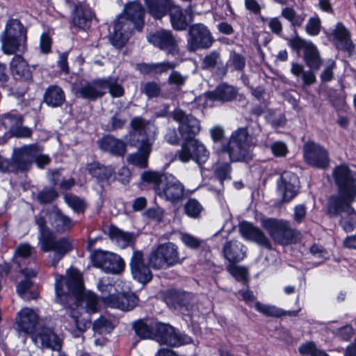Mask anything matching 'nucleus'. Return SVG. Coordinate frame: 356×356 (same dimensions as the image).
I'll return each instance as SVG.
<instances>
[{"instance_id":"1","label":"nucleus","mask_w":356,"mask_h":356,"mask_svg":"<svg viewBox=\"0 0 356 356\" xmlns=\"http://www.w3.org/2000/svg\"><path fill=\"white\" fill-rule=\"evenodd\" d=\"M55 288L58 302L67 305L73 302L76 305V308H67V322L69 331L75 337H79L91 325L90 321L80 312L79 303H85L87 312L95 313L99 310L98 298L90 291L83 292L82 275L73 268L67 271L65 277L56 275Z\"/></svg>"},{"instance_id":"2","label":"nucleus","mask_w":356,"mask_h":356,"mask_svg":"<svg viewBox=\"0 0 356 356\" xmlns=\"http://www.w3.org/2000/svg\"><path fill=\"white\" fill-rule=\"evenodd\" d=\"M1 50L5 54H15L25 49L26 29L16 19H9L0 35Z\"/></svg>"},{"instance_id":"3","label":"nucleus","mask_w":356,"mask_h":356,"mask_svg":"<svg viewBox=\"0 0 356 356\" xmlns=\"http://www.w3.org/2000/svg\"><path fill=\"white\" fill-rule=\"evenodd\" d=\"M184 259L179 253L177 245L166 242L159 244L151 250L148 255V263L152 268L161 270L181 264Z\"/></svg>"},{"instance_id":"4","label":"nucleus","mask_w":356,"mask_h":356,"mask_svg":"<svg viewBox=\"0 0 356 356\" xmlns=\"http://www.w3.org/2000/svg\"><path fill=\"white\" fill-rule=\"evenodd\" d=\"M246 128H239L232 133L227 145L222 146L221 151L228 153L232 161H248L252 157Z\"/></svg>"},{"instance_id":"5","label":"nucleus","mask_w":356,"mask_h":356,"mask_svg":"<svg viewBox=\"0 0 356 356\" xmlns=\"http://www.w3.org/2000/svg\"><path fill=\"white\" fill-rule=\"evenodd\" d=\"M340 197H330L327 204V213L331 217L340 216V225L346 232H352L356 226V211L351 207L355 200H341Z\"/></svg>"},{"instance_id":"6","label":"nucleus","mask_w":356,"mask_h":356,"mask_svg":"<svg viewBox=\"0 0 356 356\" xmlns=\"http://www.w3.org/2000/svg\"><path fill=\"white\" fill-rule=\"evenodd\" d=\"M262 225L277 244L286 245L293 243L299 236V233L286 220L268 218L262 221Z\"/></svg>"},{"instance_id":"7","label":"nucleus","mask_w":356,"mask_h":356,"mask_svg":"<svg viewBox=\"0 0 356 356\" xmlns=\"http://www.w3.org/2000/svg\"><path fill=\"white\" fill-rule=\"evenodd\" d=\"M215 40L209 28L202 23H196L188 26L187 33L186 49L195 52L198 49H208Z\"/></svg>"},{"instance_id":"8","label":"nucleus","mask_w":356,"mask_h":356,"mask_svg":"<svg viewBox=\"0 0 356 356\" xmlns=\"http://www.w3.org/2000/svg\"><path fill=\"white\" fill-rule=\"evenodd\" d=\"M338 194L332 197H340L341 200H355L356 197V179L349 168L342 164L334 168L332 172Z\"/></svg>"},{"instance_id":"9","label":"nucleus","mask_w":356,"mask_h":356,"mask_svg":"<svg viewBox=\"0 0 356 356\" xmlns=\"http://www.w3.org/2000/svg\"><path fill=\"white\" fill-rule=\"evenodd\" d=\"M39 245L41 251L44 252H53L54 253L52 263L54 266H56L65 255L73 250L74 241L68 236L57 238L54 232L40 242Z\"/></svg>"},{"instance_id":"10","label":"nucleus","mask_w":356,"mask_h":356,"mask_svg":"<svg viewBox=\"0 0 356 356\" xmlns=\"http://www.w3.org/2000/svg\"><path fill=\"white\" fill-rule=\"evenodd\" d=\"M129 144L136 146L141 141L152 139L154 143L156 136V127L149 120L142 117H134L130 121Z\"/></svg>"},{"instance_id":"11","label":"nucleus","mask_w":356,"mask_h":356,"mask_svg":"<svg viewBox=\"0 0 356 356\" xmlns=\"http://www.w3.org/2000/svg\"><path fill=\"white\" fill-rule=\"evenodd\" d=\"M172 118L178 122L179 132L183 139H192L201 131L200 120L192 114H186L180 108L171 113Z\"/></svg>"},{"instance_id":"12","label":"nucleus","mask_w":356,"mask_h":356,"mask_svg":"<svg viewBox=\"0 0 356 356\" xmlns=\"http://www.w3.org/2000/svg\"><path fill=\"white\" fill-rule=\"evenodd\" d=\"M136 29V24L128 20L123 15L118 16L114 23V31L110 35L111 44L117 49L122 48Z\"/></svg>"},{"instance_id":"13","label":"nucleus","mask_w":356,"mask_h":356,"mask_svg":"<svg viewBox=\"0 0 356 356\" xmlns=\"http://www.w3.org/2000/svg\"><path fill=\"white\" fill-rule=\"evenodd\" d=\"M305 162L317 168L325 169L329 166L330 158L326 149L319 144L308 142L303 146Z\"/></svg>"},{"instance_id":"14","label":"nucleus","mask_w":356,"mask_h":356,"mask_svg":"<svg viewBox=\"0 0 356 356\" xmlns=\"http://www.w3.org/2000/svg\"><path fill=\"white\" fill-rule=\"evenodd\" d=\"M42 152V148L37 144L25 145L13 150L12 163L15 172L27 170L34 158Z\"/></svg>"},{"instance_id":"15","label":"nucleus","mask_w":356,"mask_h":356,"mask_svg":"<svg viewBox=\"0 0 356 356\" xmlns=\"http://www.w3.org/2000/svg\"><path fill=\"white\" fill-rule=\"evenodd\" d=\"M92 259L95 266L107 273L119 274L123 271L124 268L122 258L111 252L102 250L95 251L92 256Z\"/></svg>"},{"instance_id":"16","label":"nucleus","mask_w":356,"mask_h":356,"mask_svg":"<svg viewBox=\"0 0 356 356\" xmlns=\"http://www.w3.org/2000/svg\"><path fill=\"white\" fill-rule=\"evenodd\" d=\"M154 339L160 343L170 346H181L191 341L190 337L177 333L171 325L161 323H155Z\"/></svg>"},{"instance_id":"17","label":"nucleus","mask_w":356,"mask_h":356,"mask_svg":"<svg viewBox=\"0 0 356 356\" xmlns=\"http://www.w3.org/2000/svg\"><path fill=\"white\" fill-rule=\"evenodd\" d=\"M147 40L161 50L166 51L168 54L177 56L179 54L178 42L170 30L161 29L150 34Z\"/></svg>"},{"instance_id":"18","label":"nucleus","mask_w":356,"mask_h":356,"mask_svg":"<svg viewBox=\"0 0 356 356\" xmlns=\"http://www.w3.org/2000/svg\"><path fill=\"white\" fill-rule=\"evenodd\" d=\"M158 195L172 203L183 200L185 193L184 184L174 175L168 174L165 177L162 188H158Z\"/></svg>"},{"instance_id":"19","label":"nucleus","mask_w":356,"mask_h":356,"mask_svg":"<svg viewBox=\"0 0 356 356\" xmlns=\"http://www.w3.org/2000/svg\"><path fill=\"white\" fill-rule=\"evenodd\" d=\"M130 268L134 280L143 284L152 280V273L145 264L144 253L141 250H134L130 259Z\"/></svg>"},{"instance_id":"20","label":"nucleus","mask_w":356,"mask_h":356,"mask_svg":"<svg viewBox=\"0 0 356 356\" xmlns=\"http://www.w3.org/2000/svg\"><path fill=\"white\" fill-rule=\"evenodd\" d=\"M76 97L95 101L104 95L102 90V79H97L92 81H81L73 87Z\"/></svg>"},{"instance_id":"21","label":"nucleus","mask_w":356,"mask_h":356,"mask_svg":"<svg viewBox=\"0 0 356 356\" xmlns=\"http://www.w3.org/2000/svg\"><path fill=\"white\" fill-rule=\"evenodd\" d=\"M101 298L106 306L122 311L133 309L138 302V298L134 293L114 294L112 293L108 296H102Z\"/></svg>"},{"instance_id":"22","label":"nucleus","mask_w":356,"mask_h":356,"mask_svg":"<svg viewBox=\"0 0 356 356\" xmlns=\"http://www.w3.org/2000/svg\"><path fill=\"white\" fill-rule=\"evenodd\" d=\"M298 183V178L294 173L285 171L282 174L277 182V188L284 201L289 202L297 195Z\"/></svg>"},{"instance_id":"23","label":"nucleus","mask_w":356,"mask_h":356,"mask_svg":"<svg viewBox=\"0 0 356 356\" xmlns=\"http://www.w3.org/2000/svg\"><path fill=\"white\" fill-rule=\"evenodd\" d=\"M46 216L49 224L56 233L63 234L74 225L72 220L65 215L56 206L47 209Z\"/></svg>"},{"instance_id":"24","label":"nucleus","mask_w":356,"mask_h":356,"mask_svg":"<svg viewBox=\"0 0 356 356\" xmlns=\"http://www.w3.org/2000/svg\"><path fill=\"white\" fill-rule=\"evenodd\" d=\"M34 251L33 248L29 243H21L15 250L14 262L19 268L20 271L25 277H33L37 275V271L32 268H23L26 261L30 263V257Z\"/></svg>"},{"instance_id":"25","label":"nucleus","mask_w":356,"mask_h":356,"mask_svg":"<svg viewBox=\"0 0 356 356\" xmlns=\"http://www.w3.org/2000/svg\"><path fill=\"white\" fill-rule=\"evenodd\" d=\"M33 341L40 348H51L59 351L61 349L60 339L51 329L42 327L37 334L33 336Z\"/></svg>"},{"instance_id":"26","label":"nucleus","mask_w":356,"mask_h":356,"mask_svg":"<svg viewBox=\"0 0 356 356\" xmlns=\"http://www.w3.org/2000/svg\"><path fill=\"white\" fill-rule=\"evenodd\" d=\"M239 231L241 234L247 240L254 241L268 250L272 249L270 240L261 229L254 227L251 223L247 222L241 223Z\"/></svg>"},{"instance_id":"27","label":"nucleus","mask_w":356,"mask_h":356,"mask_svg":"<svg viewBox=\"0 0 356 356\" xmlns=\"http://www.w3.org/2000/svg\"><path fill=\"white\" fill-rule=\"evenodd\" d=\"M152 139L141 141L135 147L138 148V152L128 155L127 160L129 164L134 165L141 168L147 166L148 158L152 151Z\"/></svg>"},{"instance_id":"28","label":"nucleus","mask_w":356,"mask_h":356,"mask_svg":"<svg viewBox=\"0 0 356 356\" xmlns=\"http://www.w3.org/2000/svg\"><path fill=\"white\" fill-rule=\"evenodd\" d=\"M102 150L116 156H124L127 152V143L111 135L104 136L98 141Z\"/></svg>"},{"instance_id":"29","label":"nucleus","mask_w":356,"mask_h":356,"mask_svg":"<svg viewBox=\"0 0 356 356\" xmlns=\"http://www.w3.org/2000/svg\"><path fill=\"white\" fill-rule=\"evenodd\" d=\"M128 20L136 24V29L140 31L144 25L145 10L138 1H131L125 5L124 13L122 14Z\"/></svg>"},{"instance_id":"30","label":"nucleus","mask_w":356,"mask_h":356,"mask_svg":"<svg viewBox=\"0 0 356 356\" xmlns=\"http://www.w3.org/2000/svg\"><path fill=\"white\" fill-rule=\"evenodd\" d=\"M38 321V315L33 309L29 308L22 309L17 318L19 330L26 333L33 332L36 327Z\"/></svg>"},{"instance_id":"31","label":"nucleus","mask_w":356,"mask_h":356,"mask_svg":"<svg viewBox=\"0 0 356 356\" xmlns=\"http://www.w3.org/2000/svg\"><path fill=\"white\" fill-rule=\"evenodd\" d=\"M11 72L17 79L29 81L33 79L32 71L25 59L20 55H15L10 62Z\"/></svg>"},{"instance_id":"32","label":"nucleus","mask_w":356,"mask_h":356,"mask_svg":"<svg viewBox=\"0 0 356 356\" xmlns=\"http://www.w3.org/2000/svg\"><path fill=\"white\" fill-rule=\"evenodd\" d=\"M174 0H145L147 13L156 20L166 16Z\"/></svg>"},{"instance_id":"33","label":"nucleus","mask_w":356,"mask_h":356,"mask_svg":"<svg viewBox=\"0 0 356 356\" xmlns=\"http://www.w3.org/2000/svg\"><path fill=\"white\" fill-rule=\"evenodd\" d=\"M245 252L243 245L236 240L227 241L223 247L224 257L229 263L236 264L243 260Z\"/></svg>"},{"instance_id":"34","label":"nucleus","mask_w":356,"mask_h":356,"mask_svg":"<svg viewBox=\"0 0 356 356\" xmlns=\"http://www.w3.org/2000/svg\"><path fill=\"white\" fill-rule=\"evenodd\" d=\"M237 94L238 91L233 86L222 83L216 87L214 90L207 92L205 97L211 100L227 102L234 99Z\"/></svg>"},{"instance_id":"35","label":"nucleus","mask_w":356,"mask_h":356,"mask_svg":"<svg viewBox=\"0 0 356 356\" xmlns=\"http://www.w3.org/2000/svg\"><path fill=\"white\" fill-rule=\"evenodd\" d=\"M168 15L172 29L177 31L186 30L189 26L187 17L184 14L183 8L173 1Z\"/></svg>"},{"instance_id":"36","label":"nucleus","mask_w":356,"mask_h":356,"mask_svg":"<svg viewBox=\"0 0 356 356\" xmlns=\"http://www.w3.org/2000/svg\"><path fill=\"white\" fill-rule=\"evenodd\" d=\"M87 170L102 185L105 182L108 183L115 173L114 169L111 166H105L98 162L88 164Z\"/></svg>"},{"instance_id":"37","label":"nucleus","mask_w":356,"mask_h":356,"mask_svg":"<svg viewBox=\"0 0 356 356\" xmlns=\"http://www.w3.org/2000/svg\"><path fill=\"white\" fill-rule=\"evenodd\" d=\"M44 102L51 107H58L65 101L64 91L58 86H49L44 94Z\"/></svg>"},{"instance_id":"38","label":"nucleus","mask_w":356,"mask_h":356,"mask_svg":"<svg viewBox=\"0 0 356 356\" xmlns=\"http://www.w3.org/2000/svg\"><path fill=\"white\" fill-rule=\"evenodd\" d=\"M333 35L337 40V47L342 50L351 51L353 49V44L350 38L348 31L341 23H338L333 30Z\"/></svg>"},{"instance_id":"39","label":"nucleus","mask_w":356,"mask_h":356,"mask_svg":"<svg viewBox=\"0 0 356 356\" xmlns=\"http://www.w3.org/2000/svg\"><path fill=\"white\" fill-rule=\"evenodd\" d=\"M165 301L175 309L186 307L188 309L191 305V295L186 292L169 291L165 296Z\"/></svg>"},{"instance_id":"40","label":"nucleus","mask_w":356,"mask_h":356,"mask_svg":"<svg viewBox=\"0 0 356 356\" xmlns=\"http://www.w3.org/2000/svg\"><path fill=\"white\" fill-rule=\"evenodd\" d=\"M93 17L92 10L87 7L78 6L75 8L73 16V24L81 29L89 28Z\"/></svg>"},{"instance_id":"41","label":"nucleus","mask_w":356,"mask_h":356,"mask_svg":"<svg viewBox=\"0 0 356 356\" xmlns=\"http://www.w3.org/2000/svg\"><path fill=\"white\" fill-rule=\"evenodd\" d=\"M108 235L112 240L115 241L123 248L134 245L136 240L134 234L125 232L115 226L110 227Z\"/></svg>"},{"instance_id":"42","label":"nucleus","mask_w":356,"mask_h":356,"mask_svg":"<svg viewBox=\"0 0 356 356\" xmlns=\"http://www.w3.org/2000/svg\"><path fill=\"white\" fill-rule=\"evenodd\" d=\"M196 140L195 138L184 139V142L181 145V148L177 152L175 157L184 163L194 160Z\"/></svg>"},{"instance_id":"43","label":"nucleus","mask_w":356,"mask_h":356,"mask_svg":"<svg viewBox=\"0 0 356 356\" xmlns=\"http://www.w3.org/2000/svg\"><path fill=\"white\" fill-rule=\"evenodd\" d=\"M304 60L307 65L313 70H318L322 65L319 52L313 44L307 46L304 51Z\"/></svg>"},{"instance_id":"44","label":"nucleus","mask_w":356,"mask_h":356,"mask_svg":"<svg viewBox=\"0 0 356 356\" xmlns=\"http://www.w3.org/2000/svg\"><path fill=\"white\" fill-rule=\"evenodd\" d=\"M24 122L23 115L9 112L1 116L0 125L6 130H8L9 133L13 131L17 125H22Z\"/></svg>"},{"instance_id":"45","label":"nucleus","mask_w":356,"mask_h":356,"mask_svg":"<svg viewBox=\"0 0 356 356\" xmlns=\"http://www.w3.org/2000/svg\"><path fill=\"white\" fill-rule=\"evenodd\" d=\"M168 174H163L159 172L147 171L141 175V178L143 181L152 184L156 194L158 195V188H162L163 182L165 180V177Z\"/></svg>"},{"instance_id":"46","label":"nucleus","mask_w":356,"mask_h":356,"mask_svg":"<svg viewBox=\"0 0 356 356\" xmlns=\"http://www.w3.org/2000/svg\"><path fill=\"white\" fill-rule=\"evenodd\" d=\"M312 70L305 71L304 67L296 63H293L291 65V73L297 77H301L304 86H310L316 82V77Z\"/></svg>"},{"instance_id":"47","label":"nucleus","mask_w":356,"mask_h":356,"mask_svg":"<svg viewBox=\"0 0 356 356\" xmlns=\"http://www.w3.org/2000/svg\"><path fill=\"white\" fill-rule=\"evenodd\" d=\"M106 89H108L111 95L113 97H120L124 95V90L122 86L118 83V79L108 77L102 79V90L104 95Z\"/></svg>"},{"instance_id":"48","label":"nucleus","mask_w":356,"mask_h":356,"mask_svg":"<svg viewBox=\"0 0 356 356\" xmlns=\"http://www.w3.org/2000/svg\"><path fill=\"white\" fill-rule=\"evenodd\" d=\"M133 327L140 339H154L155 324L149 325L143 321H138L134 323Z\"/></svg>"},{"instance_id":"49","label":"nucleus","mask_w":356,"mask_h":356,"mask_svg":"<svg viewBox=\"0 0 356 356\" xmlns=\"http://www.w3.org/2000/svg\"><path fill=\"white\" fill-rule=\"evenodd\" d=\"M281 15L290 22L292 26H301L305 19V15H298L295 10L291 7L282 9Z\"/></svg>"},{"instance_id":"50","label":"nucleus","mask_w":356,"mask_h":356,"mask_svg":"<svg viewBox=\"0 0 356 356\" xmlns=\"http://www.w3.org/2000/svg\"><path fill=\"white\" fill-rule=\"evenodd\" d=\"M35 222L39 228L38 243L54 233V231L48 227L45 216L41 213L35 216Z\"/></svg>"},{"instance_id":"51","label":"nucleus","mask_w":356,"mask_h":356,"mask_svg":"<svg viewBox=\"0 0 356 356\" xmlns=\"http://www.w3.org/2000/svg\"><path fill=\"white\" fill-rule=\"evenodd\" d=\"M256 309L266 316L280 317L284 315V312L275 306L264 305L259 302L255 303Z\"/></svg>"},{"instance_id":"52","label":"nucleus","mask_w":356,"mask_h":356,"mask_svg":"<svg viewBox=\"0 0 356 356\" xmlns=\"http://www.w3.org/2000/svg\"><path fill=\"white\" fill-rule=\"evenodd\" d=\"M58 197L57 191L51 187H45L37 195L38 201L42 204H49L54 201Z\"/></svg>"},{"instance_id":"53","label":"nucleus","mask_w":356,"mask_h":356,"mask_svg":"<svg viewBox=\"0 0 356 356\" xmlns=\"http://www.w3.org/2000/svg\"><path fill=\"white\" fill-rule=\"evenodd\" d=\"M184 210L188 216L196 218L200 216L203 207L195 199H189L184 205Z\"/></svg>"},{"instance_id":"54","label":"nucleus","mask_w":356,"mask_h":356,"mask_svg":"<svg viewBox=\"0 0 356 356\" xmlns=\"http://www.w3.org/2000/svg\"><path fill=\"white\" fill-rule=\"evenodd\" d=\"M65 202L76 213H83L86 208V204L83 200L79 197L67 195L65 197Z\"/></svg>"},{"instance_id":"55","label":"nucleus","mask_w":356,"mask_h":356,"mask_svg":"<svg viewBox=\"0 0 356 356\" xmlns=\"http://www.w3.org/2000/svg\"><path fill=\"white\" fill-rule=\"evenodd\" d=\"M93 328L96 332H99V333L111 332L114 328V325L109 318L101 316L95 321Z\"/></svg>"},{"instance_id":"56","label":"nucleus","mask_w":356,"mask_h":356,"mask_svg":"<svg viewBox=\"0 0 356 356\" xmlns=\"http://www.w3.org/2000/svg\"><path fill=\"white\" fill-rule=\"evenodd\" d=\"M220 63V54L217 51H213L207 54L202 60L204 69L214 68Z\"/></svg>"},{"instance_id":"57","label":"nucleus","mask_w":356,"mask_h":356,"mask_svg":"<svg viewBox=\"0 0 356 356\" xmlns=\"http://www.w3.org/2000/svg\"><path fill=\"white\" fill-rule=\"evenodd\" d=\"M231 168L229 163H219L215 167V175L222 184L224 180L230 179Z\"/></svg>"},{"instance_id":"58","label":"nucleus","mask_w":356,"mask_h":356,"mask_svg":"<svg viewBox=\"0 0 356 356\" xmlns=\"http://www.w3.org/2000/svg\"><path fill=\"white\" fill-rule=\"evenodd\" d=\"M195 150L194 161L199 164L204 163L209 157V152L198 140H196Z\"/></svg>"},{"instance_id":"59","label":"nucleus","mask_w":356,"mask_h":356,"mask_svg":"<svg viewBox=\"0 0 356 356\" xmlns=\"http://www.w3.org/2000/svg\"><path fill=\"white\" fill-rule=\"evenodd\" d=\"M127 122V118L121 112H116L111 118L109 127L112 131L122 129Z\"/></svg>"},{"instance_id":"60","label":"nucleus","mask_w":356,"mask_h":356,"mask_svg":"<svg viewBox=\"0 0 356 356\" xmlns=\"http://www.w3.org/2000/svg\"><path fill=\"white\" fill-rule=\"evenodd\" d=\"M187 76L181 74L178 71H172L168 79V83L170 85H175L177 88H180L185 84Z\"/></svg>"},{"instance_id":"61","label":"nucleus","mask_w":356,"mask_h":356,"mask_svg":"<svg viewBox=\"0 0 356 356\" xmlns=\"http://www.w3.org/2000/svg\"><path fill=\"white\" fill-rule=\"evenodd\" d=\"M228 272L238 280H244L247 276V270L243 267H240L235 264L229 263L227 266Z\"/></svg>"},{"instance_id":"62","label":"nucleus","mask_w":356,"mask_h":356,"mask_svg":"<svg viewBox=\"0 0 356 356\" xmlns=\"http://www.w3.org/2000/svg\"><path fill=\"white\" fill-rule=\"evenodd\" d=\"M333 334L342 340L349 341L354 334V330L352 326L346 325L333 331Z\"/></svg>"},{"instance_id":"63","label":"nucleus","mask_w":356,"mask_h":356,"mask_svg":"<svg viewBox=\"0 0 356 356\" xmlns=\"http://www.w3.org/2000/svg\"><path fill=\"white\" fill-rule=\"evenodd\" d=\"M142 90L149 98L157 97L161 92L159 84L155 82L146 83Z\"/></svg>"},{"instance_id":"64","label":"nucleus","mask_w":356,"mask_h":356,"mask_svg":"<svg viewBox=\"0 0 356 356\" xmlns=\"http://www.w3.org/2000/svg\"><path fill=\"white\" fill-rule=\"evenodd\" d=\"M181 240L187 247L193 249L198 248L202 243L200 239L188 234H182Z\"/></svg>"}]
</instances>
